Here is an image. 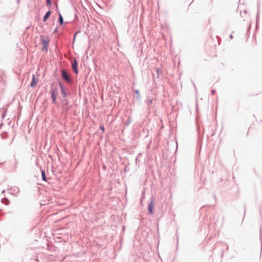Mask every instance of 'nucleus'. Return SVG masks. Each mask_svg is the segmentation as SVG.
<instances>
[{"instance_id": "423d86ee", "label": "nucleus", "mask_w": 262, "mask_h": 262, "mask_svg": "<svg viewBox=\"0 0 262 262\" xmlns=\"http://www.w3.org/2000/svg\"><path fill=\"white\" fill-rule=\"evenodd\" d=\"M37 81L36 80L34 75H33L32 80L31 82V86L34 87L37 84Z\"/></svg>"}, {"instance_id": "ddd939ff", "label": "nucleus", "mask_w": 262, "mask_h": 262, "mask_svg": "<svg viewBox=\"0 0 262 262\" xmlns=\"http://www.w3.org/2000/svg\"><path fill=\"white\" fill-rule=\"evenodd\" d=\"M135 92H136V94H137L138 95H139V90H136V91H135Z\"/></svg>"}, {"instance_id": "f03ea898", "label": "nucleus", "mask_w": 262, "mask_h": 262, "mask_svg": "<svg viewBox=\"0 0 262 262\" xmlns=\"http://www.w3.org/2000/svg\"><path fill=\"white\" fill-rule=\"evenodd\" d=\"M62 78L67 82H70L71 79L69 74L64 71H62Z\"/></svg>"}, {"instance_id": "7ed1b4c3", "label": "nucleus", "mask_w": 262, "mask_h": 262, "mask_svg": "<svg viewBox=\"0 0 262 262\" xmlns=\"http://www.w3.org/2000/svg\"><path fill=\"white\" fill-rule=\"evenodd\" d=\"M154 205L153 202L151 201L148 204V211L149 212V213L150 214H152L153 213V209H154Z\"/></svg>"}, {"instance_id": "9b49d317", "label": "nucleus", "mask_w": 262, "mask_h": 262, "mask_svg": "<svg viewBox=\"0 0 262 262\" xmlns=\"http://www.w3.org/2000/svg\"><path fill=\"white\" fill-rule=\"evenodd\" d=\"M47 3L48 5H50L51 4V0H47Z\"/></svg>"}, {"instance_id": "20e7f679", "label": "nucleus", "mask_w": 262, "mask_h": 262, "mask_svg": "<svg viewBox=\"0 0 262 262\" xmlns=\"http://www.w3.org/2000/svg\"><path fill=\"white\" fill-rule=\"evenodd\" d=\"M72 68H73L74 72L76 74H77V73H78L77 63V61L75 59L74 60L73 62L72 63Z\"/></svg>"}, {"instance_id": "39448f33", "label": "nucleus", "mask_w": 262, "mask_h": 262, "mask_svg": "<svg viewBox=\"0 0 262 262\" xmlns=\"http://www.w3.org/2000/svg\"><path fill=\"white\" fill-rule=\"evenodd\" d=\"M42 42L43 43V49H45L47 50V47L49 43V40L47 39L42 38L41 39Z\"/></svg>"}, {"instance_id": "9d476101", "label": "nucleus", "mask_w": 262, "mask_h": 262, "mask_svg": "<svg viewBox=\"0 0 262 262\" xmlns=\"http://www.w3.org/2000/svg\"><path fill=\"white\" fill-rule=\"evenodd\" d=\"M59 20L60 24L62 25L63 23V18L60 14H59Z\"/></svg>"}, {"instance_id": "0eeeda50", "label": "nucleus", "mask_w": 262, "mask_h": 262, "mask_svg": "<svg viewBox=\"0 0 262 262\" xmlns=\"http://www.w3.org/2000/svg\"><path fill=\"white\" fill-rule=\"evenodd\" d=\"M51 14L50 11H48L43 17V21H45Z\"/></svg>"}, {"instance_id": "f257e3e1", "label": "nucleus", "mask_w": 262, "mask_h": 262, "mask_svg": "<svg viewBox=\"0 0 262 262\" xmlns=\"http://www.w3.org/2000/svg\"><path fill=\"white\" fill-rule=\"evenodd\" d=\"M57 94V89H52L51 90V97L53 103H56V95Z\"/></svg>"}, {"instance_id": "1a4fd4ad", "label": "nucleus", "mask_w": 262, "mask_h": 262, "mask_svg": "<svg viewBox=\"0 0 262 262\" xmlns=\"http://www.w3.org/2000/svg\"><path fill=\"white\" fill-rule=\"evenodd\" d=\"M41 176H42V180H44V181H46V175H45V171L43 170L41 171Z\"/></svg>"}, {"instance_id": "6e6552de", "label": "nucleus", "mask_w": 262, "mask_h": 262, "mask_svg": "<svg viewBox=\"0 0 262 262\" xmlns=\"http://www.w3.org/2000/svg\"><path fill=\"white\" fill-rule=\"evenodd\" d=\"M60 86H61V93H62V95L63 96V97H66L67 96V94L66 93V90L64 89V88L62 87V86L61 85Z\"/></svg>"}, {"instance_id": "f8f14e48", "label": "nucleus", "mask_w": 262, "mask_h": 262, "mask_svg": "<svg viewBox=\"0 0 262 262\" xmlns=\"http://www.w3.org/2000/svg\"><path fill=\"white\" fill-rule=\"evenodd\" d=\"M100 129H102V130L104 132V126H101L100 127Z\"/></svg>"}]
</instances>
